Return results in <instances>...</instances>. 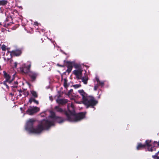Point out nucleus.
I'll use <instances>...</instances> for the list:
<instances>
[{"label": "nucleus", "instance_id": "nucleus-1", "mask_svg": "<svg viewBox=\"0 0 159 159\" xmlns=\"http://www.w3.org/2000/svg\"><path fill=\"white\" fill-rule=\"evenodd\" d=\"M35 121L34 119H30L27 121L25 129L28 132L30 133L39 134L40 133L43 129H46L45 125L48 121L45 120H42L37 128L34 129L33 127V125Z\"/></svg>", "mask_w": 159, "mask_h": 159}, {"label": "nucleus", "instance_id": "nucleus-2", "mask_svg": "<svg viewBox=\"0 0 159 159\" xmlns=\"http://www.w3.org/2000/svg\"><path fill=\"white\" fill-rule=\"evenodd\" d=\"M78 92L82 96L83 102L87 106V107L89 106H93L96 104L97 102L94 98L91 97H87L86 93L83 90H79Z\"/></svg>", "mask_w": 159, "mask_h": 159}, {"label": "nucleus", "instance_id": "nucleus-3", "mask_svg": "<svg viewBox=\"0 0 159 159\" xmlns=\"http://www.w3.org/2000/svg\"><path fill=\"white\" fill-rule=\"evenodd\" d=\"M50 115L48 119L45 120L48 121L45 125L46 129H48L51 126L53 125L55 121H57L59 123H61L64 121V120L62 118L56 116L54 112L53 111H50Z\"/></svg>", "mask_w": 159, "mask_h": 159}, {"label": "nucleus", "instance_id": "nucleus-4", "mask_svg": "<svg viewBox=\"0 0 159 159\" xmlns=\"http://www.w3.org/2000/svg\"><path fill=\"white\" fill-rule=\"evenodd\" d=\"M85 114L82 113L78 114L75 113H71L67 116L68 120L71 122H77L80 120L84 117Z\"/></svg>", "mask_w": 159, "mask_h": 159}, {"label": "nucleus", "instance_id": "nucleus-5", "mask_svg": "<svg viewBox=\"0 0 159 159\" xmlns=\"http://www.w3.org/2000/svg\"><path fill=\"white\" fill-rule=\"evenodd\" d=\"M146 144L148 147V151L152 152L155 150V148L154 147L157 146H159V142L158 143L154 141L153 143H151V141L150 140H147L146 141Z\"/></svg>", "mask_w": 159, "mask_h": 159}, {"label": "nucleus", "instance_id": "nucleus-6", "mask_svg": "<svg viewBox=\"0 0 159 159\" xmlns=\"http://www.w3.org/2000/svg\"><path fill=\"white\" fill-rule=\"evenodd\" d=\"M30 66L31 64L29 62L24 64L23 66L20 68L21 72L22 73L25 74L28 73L30 71Z\"/></svg>", "mask_w": 159, "mask_h": 159}, {"label": "nucleus", "instance_id": "nucleus-7", "mask_svg": "<svg viewBox=\"0 0 159 159\" xmlns=\"http://www.w3.org/2000/svg\"><path fill=\"white\" fill-rule=\"evenodd\" d=\"M39 108L36 107H30L26 111L27 113L32 115L39 111Z\"/></svg>", "mask_w": 159, "mask_h": 159}, {"label": "nucleus", "instance_id": "nucleus-8", "mask_svg": "<svg viewBox=\"0 0 159 159\" xmlns=\"http://www.w3.org/2000/svg\"><path fill=\"white\" fill-rule=\"evenodd\" d=\"M21 53V51L20 50H16L12 51L11 52H8V54L11 56H19Z\"/></svg>", "mask_w": 159, "mask_h": 159}, {"label": "nucleus", "instance_id": "nucleus-9", "mask_svg": "<svg viewBox=\"0 0 159 159\" xmlns=\"http://www.w3.org/2000/svg\"><path fill=\"white\" fill-rule=\"evenodd\" d=\"M82 69H79L74 70L73 72L78 79H81L82 77Z\"/></svg>", "mask_w": 159, "mask_h": 159}, {"label": "nucleus", "instance_id": "nucleus-10", "mask_svg": "<svg viewBox=\"0 0 159 159\" xmlns=\"http://www.w3.org/2000/svg\"><path fill=\"white\" fill-rule=\"evenodd\" d=\"M73 64L70 61H67V62L66 65L68 68L67 71L68 72L70 73L71 71L72 68Z\"/></svg>", "mask_w": 159, "mask_h": 159}, {"label": "nucleus", "instance_id": "nucleus-11", "mask_svg": "<svg viewBox=\"0 0 159 159\" xmlns=\"http://www.w3.org/2000/svg\"><path fill=\"white\" fill-rule=\"evenodd\" d=\"M3 72L4 73V77L6 79V81L9 82V83H10L12 80H10V77L9 75L7 74L5 71H3Z\"/></svg>", "mask_w": 159, "mask_h": 159}, {"label": "nucleus", "instance_id": "nucleus-12", "mask_svg": "<svg viewBox=\"0 0 159 159\" xmlns=\"http://www.w3.org/2000/svg\"><path fill=\"white\" fill-rule=\"evenodd\" d=\"M67 102V100L66 99H61L57 101V102L58 103L61 104H63L66 103Z\"/></svg>", "mask_w": 159, "mask_h": 159}, {"label": "nucleus", "instance_id": "nucleus-13", "mask_svg": "<svg viewBox=\"0 0 159 159\" xmlns=\"http://www.w3.org/2000/svg\"><path fill=\"white\" fill-rule=\"evenodd\" d=\"M81 79L82 81L84 82V83L85 84H87L88 80L87 77L85 76L84 77L82 78L81 77Z\"/></svg>", "mask_w": 159, "mask_h": 159}, {"label": "nucleus", "instance_id": "nucleus-14", "mask_svg": "<svg viewBox=\"0 0 159 159\" xmlns=\"http://www.w3.org/2000/svg\"><path fill=\"white\" fill-rule=\"evenodd\" d=\"M32 102H34V103H36L37 104H38L39 102L38 101L34 99L33 98H31L29 100V102L30 104H31Z\"/></svg>", "mask_w": 159, "mask_h": 159}, {"label": "nucleus", "instance_id": "nucleus-15", "mask_svg": "<svg viewBox=\"0 0 159 159\" xmlns=\"http://www.w3.org/2000/svg\"><path fill=\"white\" fill-rule=\"evenodd\" d=\"M7 1L5 0H2L0 1V6H4L7 4Z\"/></svg>", "mask_w": 159, "mask_h": 159}, {"label": "nucleus", "instance_id": "nucleus-16", "mask_svg": "<svg viewBox=\"0 0 159 159\" xmlns=\"http://www.w3.org/2000/svg\"><path fill=\"white\" fill-rule=\"evenodd\" d=\"M72 63L73 64V66H74V67L76 68V69H82L81 67V66H80V65H79V64H75L74 63V62H72Z\"/></svg>", "mask_w": 159, "mask_h": 159}, {"label": "nucleus", "instance_id": "nucleus-17", "mask_svg": "<svg viewBox=\"0 0 159 159\" xmlns=\"http://www.w3.org/2000/svg\"><path fill=\"white\" fill-rule=\"evenodd\" d=\"M145 147L144 145H142L141 143L139 144L137 147V150L140 149Z\"/></svg>", "mask_w": 159, "mask_h": 159}, {"label": "nucleus", "instance_id": "nucleus-18", "mask_svg": "<svg viewBox=\"0 0 159 159\" xmlns=\"http://www.w3.org/2000/svg\"><path fill=\"white\" fill-rule=\"evenodd\" d=\"M96 79L98 84L101 86H102L103 85L104 82H100L98 77H96Z\"/></svg>", "mask_w": 159, "mask_h": 159}, {"label": "nucleus", "instance_id": "nucleus-19", "mask_svg": "<svg viewBox=\"0 0 159 159\" xmlns=\"http://www.w3.org/2000/svg\"><path fill=\"white\" fill-rule=\"evenodd\" d=\"M31 93L32 95L34 97H37V94L36 93L33 91H31Z\"/></svg>", "mask_w": 159, "mask_h": 159}, {"label": "nucleus", "instance_id": "nucleus-20", "mask_svg": "<svg viewBox=\"0 0 159 159\" xmlns=\"http://www.w3.org/2000/svg\"><path fill=\"white\" fill-rule=\"evenodd\" d=\"M55 109L57 111L60 112H61L62 111V109L59 108L57 106H56L55 107Z\"/></svg>", "mask_w": 159, "mask_h": 159}, {"label": "nucleus", "instance_id": "nucleus-21", "mask_svg": "<svg viewBox=\"0 0 159 159\" xmlns=\"http://www.w3.org/2000/svg\"><path fill=\"white\" fill-rule=\"evenodd\" d=\"M70 107L72 108V109H73L74 108V106L72 103H71L70 104H68V109L69 110H70Z\"/></svg>", "mask_w": 159, "mask_h": 159}, {"label": "nucleus", "instance_id": "nucleus-22", "mask_svg": "<svg viewBox=\"0 0 159 159\" xmlns=\"http://www.w3.org/2000/svg\"><path fill=\"white\" fill-rule=\"evenodd\" d=\"M64 87L66 88L68 85L67 83V81L66 79H65L64 80Z\"/></svg>", "mask_w": 159, "mask_h": 159}, {"label": "nucleus", "instance_id": "nucleus-23", "mask_svg": "<svg viewBox=\"0 0 159 159\" xmlns=\"http://www.w3.org/2000/svg\"><path fill=\"white\" fill-rule=\"evenodd\" d=\"M1 48L2 50L5 51L6 50V46L4 45H3L1 47Z\"/></svg>", "mask_w": 159, "mask_h": 159}, {"label": "nucleus", "instance_id": "nucleus-24", "mask_svg": "<svg viewBox=\"0 0 159 159\" xmlns=\"http://www.w3.org/2000/svg\"><path fill=\"white\" fill-rule=\"evenodd\" d=\"M80 86V84H76V85H73V87L75 88H78Z\"/></svg>", "mask_w": 159, "mask_h": 159}, {"label": "nucleus", "instance_id": "nucleus-25", "mask_svg": "<svg viewBox=\"0 0 159 159\" xmlns=\"http://www.w3.org/2000/svg\"><path fill=\"white\" fill-rule=\"evenodd\" d=\"M73 91V90L71 89L69 91L68 93V95H69L70 94V93L71 92Z\"/></svg>", "mask_w": 159, "mask_h": 159}, {"label": "nucleus", "instance_id": "nucleus-26", "mask_svg": "<svg viewBox=\"0 0 159 159\" xmlns=\"http://www.w3.org/2000/svg\"><path fill=\"white\" fill-rule=\"evenodd\" d=\"M97 88H98V86H96V85L94 87V90H97Z\"/></svg>", "mask_w": 159, "mask_h": 159}, {"label": "nucleus", "instance_id": "nucleus-27", "mask_svg": "<svg viewBox=\"0 0 159 159\" xmlns=\"http://www.w3.org/2000/svg\"><path fill=\"white\" fill-rule=\"evenodd\" d=\"M38 24V23L37 22H34V24L35 25H37Z\"/></svg>", "mask_w": 159, "mask_h": 159}, {"label": "nucleus", "instance_id": "nucleus-28", "mask_svg": "<svg viewBox=\"0 0 159 159\" xmlns=\"http://www.w3.org/2000/svg\"><path fill=\"white\" fill-rule=\"evenodd\" d=\"M15 67H16V65H17L16 63H15Z\"/></svg>", "mask_w": 159, "mask_h": 159}, {"label": "nucleus", "instance_id": "nucleus-29", "mask_svg": "<svg viewBox=\"0 0 159 159\" xmlns=\"http://www.w3.org/2000/svg\"><path fill=\"white\" fill-rule=\"evenodd\" d=\"M32 78H34L35 77V76L34 75H33V76H32Z\"/></svg>", "mask_w": 159, "mask_h": 159}, {"label": "nucleus", "instance_id": "nucleus-30", "mask_svg": "<svg viewBox=\"0 0 159 159\" xmlns=\"http://www.w3.org/2000/svg\"><path fill=\"white\" fill-rule=\"evenodd\" d=\"M7 60H10V58H7Z\"/></svg>", "mask_w": 159, "mask_h": 159}, {"label": "nucleus", "instance_id": "nucleus-31", "mask_svg": "<svg viewBox=\"0 0 159 159\" xmlns=\"http://www.w3.org/2000/svg\"><path fill=\"white\" fill-rule=\"evenodd\" d=\"M20 110H21V111H22V108H20Z\"/></svg>", "mask_w": 159, "mask_h": 159}, {"label": "nucleus", "instance_id": "nucleus-32", "mask_svg": "<svg viewBox=\"0 0 159 159\" xmlns=\"http://www.w3.org/2000/svg\"><path fill=\"white\" fill-rule=\"evenodd\" d=\"M2 25V24H1V23H0V26Z\"/></svg>", "mask_w": 159, "mask_h": 159}, {"label": "nucleus", "instance_id": "nucleus-33", "mask_svg": "<svg viewBox=\"0 0 159 159\" xmlns=\"http://www.w3.org/2000/svg\"><path fill=\"white\" fill-rule=\"evenodd\" d=\"M159 154V151H158V152L157 153V154Z\"/></svg>", "mask_w": 159, "mask_h": 159}, {"label": "nucleus", "instance_id": "nucleus-34", "mask_svg": "<svg viewBox=\"0 0 159 159\" xmlns=\"http://www.w3.org/2000/svg\"><path fill=\"white\" fill-rule=\"evenodd\" d=\"M157 159H159V157H157Z\"/></svg>", "mask_w": 159, "mask_h": 159}]
</instances>
